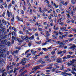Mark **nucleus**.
Returning a JSON list of instances; mask_svg holds the SVG:
<instances>
[{"label": "nucleus", "mask_w": 76, "mask_h": 76, "mask_svg": "<svg viewBox=\"0 0 76 76\" xmlns=\"http://www.w3.org/2000/svg\"><path fill=\"white\" fill-rule=\"evenodd\" d=\"M6 51V50L5 49H2L1 48V46H0V58L2 56V53H4ZM3 63V60L2 59H0V64Z\"/></svg>", "instance_id": "f257e3e1"}, {"label": "nucleus", "mask_w": 76, "mask_h": 76, "mask_svg": "<svg viewBox=\"0 0 76 76\" xmlns=\"http://www.w3.org/2000/svg\"><path fill=\"white\" fill-rule=\"evenodd\" d=\"M40 69V68L39 67V66H36V67H34L32 69V70H34L33 71H31L29 73V75H31L32 74V73H34L35 72V71L36 70H37V69Z\"/></svg>", "instance_id": "f03ea898"}, {"label": "nucleus", "mask_w": 76, "mask_h": 76, "mask_svg": "<svg viewBox=\"0 0 76 76\" xmlns=\"http://www.w3.org/2000/svg\"><path fill=\"white\" fill-rule=\"evenodd\" d=\"M1 70L2 73H3V74L2 75V76H6V75H7V72H6L5 75H4V73L5 72V71H6L5 69L4 68H2Z\"/></svg>", "instance_id": "7ed1b4c3"}, {"label": "nucleus", "mask_w": 76, "mask_h": 76, "mask_svg": "<svg viewBox=\"0 0 76 76\" xmlns=\"http://www.w3.org/2000/svg\"><path fill=\"white\" fill-rule=\"evenodd\" d=\"M76 48V46L75 44L72 45V46L69 48V49H72V50L74 51L75 50V48Z\"/></svg>", "instance_id": "20e7f679"}, {"label": "nucleus", "mask_w": 76, "mask_h": 76, "mask_svg": "<svg viewBox=\"0 0 76 76\" xmlns=\"http://www.w3.org/2000/svg\"><path fill=\"white\" fill-rule=\"evenodd\" d=\"M50 41H53V42H55L54 40H52V39H49L48 38H46V42H50Z\"/></svg>", "instance_id": "39448f33"}, {"label": "nucleus", "mask_w": 76, "mask_h": 76, "mask_svg": "<svg viewBox=\"0 0 76 76\" xmlns=\"http://www.w3.org/2000/svg\"><path fill=\"white\" fill-rule=\"evenodd\" d=\"M39 62V63H40L42 64V63H45V61L42 60V58H41L39 59V61L37 62V64Z\"/></svg>", "instance_id": "423d86ee"}, {"label": "nucleus", "mask_w": 76, "mask_h": 76, "mask_svg": "<svg viewBox=\"0 0 76 76\" xmlns=\"http://www.w3.org/2000/svg\"><path fill=\"white\" fill-rule=\"evenodd\" d=\"M61 58H60L57 59L56 62H57V63H62L63 61L61 60Z\"/></svg>", "instance_id": "0eeeda50"}, {"label": "nucleus", "mask_w": 76, "mask_h": 76, "mask_svg": "<svg viewBox=\"0 0 76 76\" xmlns=\"http://www.w3.org/2000/svg\"><path fill=\"white\" fill-rule=\"evenodd\" d=\"M26 63V61H25V60H22V61L20 62V64H21L23 66Z\"/></svg>", "instance_id": "6e6552de"}, {"label": "nucleus", "mask_w": 76, "mask_h": 76, "mask_svg": "<svg viewBox=\"0 0 76 76\" xmlns=\"http://www.w3.org/2000/svg\"><path fill=\"white\" fill-rule=\"evenodd\" d=\"M67 72V70H65L63 72L64 74L65 75V74L66 75H68V76H71L72 75V74L70 73H66Z\"/></svg>", "instance_id": "1a4fd4ad"}, {"label": "nucleus", "mask_w": 76, "mask_h": 76, "mask_svg": "<svg viewBox=\"0 0 76 76\" xmlns=\"http://www.w3.org/2000/svg\"><path fill=\"white\" fill-rule=\"evenodd\" d=\"M20 69V67H18L17 68H15L14 69V70L13 71V73H15L16 70H19Z\"/></svg>", "instance_id": "9d476101"}, {"label": "nucleus", "mask_w": 76, "mask_h": 76, "mask_svg": "<svg viewBox=\"0 0 76 76\" xmlns=\"http://www.w3.org/2000/svg\"><path fill=\"white\" fill-rule=\"evenodd\" d=\"M17 40L19 42H23L25 40H24V39H22V40H20L19 38H17Z\"/></svg>", "instance_id": "9b49d317"}, {"label": "nucleus", "mask_w": 76, "mask_h": 76, "mask_svg": "<svg viewBox=\"0 0 76 76\" xmlns=\"http://www.w3.org/2000/svg\"><path fill=\"white\" fill-rule=\"evenodd\" d=\"M7 12L8 17H10V16L12 15V13L10 12H9V10H7Z\"/></svg>", "instance_id": "f8f14e48"}, {"label": "nucleus", "mask_w": 76, "mask_h": 76, "mask_svg": "<svg viewBox=\"0 0 76 76\" xmlns=\"http://www.w3.org/2000/svg\"><path fill=\"white\" fill-rule=\"evenodd\" d=\"M27 72H28V71H27V70H26L24 71L21 73V76H22V75H25V73H27Z\"/></svg>", "instance_id": "ddd939ff"}, {"label": "nucleus", "mask_w": 76, "mask_h": 76, "mask_svg": "<svg viewBox=\"0 0 76 76\" xmlns=\"http://www.w3.org/2000/svg\"><path fill=\"white\" fill-rule=\"evenodd\" d=\"M31 53H32V54H34V55H35V54H37V53H36V51H34V49H32L31 50Z\"/></svg>", "instance_id": "4468645a"}, {"label": "nucleus", "mask_w": 76, "mask_h": 76, "mask_svg": "<svg viewBox=\"0 0 76 76\" xmlns=\"http://www.w3.org/2000/svg\"><path fill=\"white\" fill-rule=\"evenodd\" d=\"M7 42V40L5 39V40H2L1 41V43L4 44H6Z\"/></svg>", "instance_id": "2eb2a0df"}, {"label": "nucleus", "mask_w": 76, "mask_h": 76, "mask_svg": "<svg viewBox=\"0 0 76 76\" xmlns=\"http://www.w3.org/2000/svg\"><path fill=\"white\" fill-rule=\"evenodd\" d=\"M62 20L63 19H62V18H59L58 20L57 23H61V20Z\"/></svg>", "instance_id": "dca6fc26"}, {"label": "nucleus", "mask_w": 76, "mask_h": 76, "mask_svg": "<svg viewBox=\"0 0 76 76\" xmlns=\"http://www.w3.org/2000/svg\"><path fill=\"white\" fill-rule=\"evenodd\" d=\"M11 34L12 36H15V37H16V35H17L16 33L14 32V31L12 32L11 33Z\"/></svg>", "instance_id": "f3484780"}, {"label": "nucleus", "mask_w": 76, "mask_h": 76, "mask_svg": "<svg viewBox=\"0 0 76 76\" xmlns=\"http://www.w3.org/2000/svg\"><path fill=\"white\" fill-rule=\"evenodd\" d=\"M53 6H54V7H55V8H56V9L58 7V5H56V4L55 3H54L53 4Z\"/></svg>", "instance_id": "a211bd4d"}, {"label": "nucleus", "mask_w": 76, "mask_h": 76, "mask_svg": "<svg viewBox=\"0 0 76 76\" xmlns=\"http://www.w3.org/2000/svg\"><path fill=\"white\" fill-rule=\"evenodd\" d=\"M34 35H33L31 37H29V39H30L31 40H32V39H34Z\"/></svg>", "instance_id": "6ab92c4d"}, {"label": "nucleus", "mask_w": 76, "mask_h": 76, "mask_svg": "<svg viewBox=\"0 0 76 76\" xmlns=\"http://www.w3.org/2000/svg\"><path fill=\"white\" fill-rule=\"evenodd\" d=\"M76 61V59H72V61H70V62L72 64H74L75 63V62Z\"/></svg>", "instance_id": "aec40b11"}, {"label": "nucleus", "mask_w": 76, "mask_h": 76, "mask_svg": "<svg viewBox=\"0 0 76 76\" xmlns=\"http://www.w3.org/2000/svg\"><path fill=\"white\" fill-rule=\"evenodd\" d=\"M66 28L65 27H64V28L61 27L60 28V29H61V31H64V30H66Z\"/></svg>", "instance_id": "412c9836"}, {"label": "nucleus", "mask_w": 76, "mask_h": 76, "mask_svg": "<svg viewBox=\"0 0 76 76\" xmlns=\"http://www.w3.org/2000/svg\"><path fill=\"white\" fill-rule=\"evenodd\" d=\"M15 54H18V51L17 50H16L15 51H14L12 53V54L13 55H15Z\"/></svg>", "instance_id": "4be33fe9"}, {"label": "nucleus", "mask_w": 76, "mask_h": 76, "mask_svg": "<svg viewBox=\"0 0 76 76\" xmlns=\"http://www.w3.org/2000/svg\"><path fill=\"white\" fill-rule=\"evenodd\" d=\"M15 19V15H12V18L11 19V22H14V20Z\"/></svg>", "instance_id": "5701e85b"}, {"label": "nucleus", "mask_w": 76, "mask_h": 76, "mask_svg": "<svg viewBox=\"0 0 76 76\" xmlns=\"http://www.w3.org/2000/svg\"><path fill=\"white\" fill-rule=\"evenodd\" d=\"M63 61H65V60L67 59V57L66 56H64L63 58Z\"/></svg>", "instance_id": "b1692460"}, {"label": "nucleus", "mask_w": 76, "mask_h": 76, "mask_svg": "<svg viewBox=\"0 0 76 76\" xmlns=\"http://www.w3.org/2000/svg\"><path fill=\"white\" fill-rule=\"evenodd\" d=\"M53 15L51 14H50V16L48 17V19H49V20H51V18L53 17Z\"/></svg>", "instance_id": "393cba45"}, {"label": "nucleus", "mask_w": 76, "mask_h": 76, "mask_svg": "<svg viewBox=\"0 0 76 76\" xmlns=\"http://www.w3.org/2000/svg\"><path fill=\"white\" fill-rule=\"evenodd\" d=\"M12 30H14V31L15 32H17V29L16 28H15L14 27H13L12 28Z\"/></svg>", "instance_id": "a878e982"}, {"label": "nucleus", "mask_w": 76, "mask_h": 76, "mask_svg": "<svg viewBox=\"0 0 76 76\" xmlns=\"http://www.w3.org/2000/svg\"><path fill=\"white\" fill-rule=\"evenodd\" d=\"M66 15L68 18H69L70 19H72V18L70 17V15H69V14H66Z\"/></svg>", "instance_id": "bb28decb"}, {"label": "nucleus", "mask_w": 76, "mask_h": 76, "mask_svg": "<svg viewBox=\"0 0 76 76\" xmlns=\"http://www.w3.org/2000/svg\"><path fill=\"white\" fill-rule=\"evenodd\" d=\"M44 37H45V38H48V37H50V34H46L44 35Z\"/></svg>", "instance_id": "cd10ccee"}, {"label": "nucleus", "mask_w": 76, "mask_h": 76, "mask_svg": "<svg viewBox=\"0 0 76 76\" xmlns=\"http://www.w3.org/2000/svg\"><path fill=\"white\" fill-rule=\"evenodd\" d=\"M64 3H65V2L64 1H61L60 2V4H63V5H64Z\"/></svg>", "instance_id": "c85d7f7f"}, {"label": "nucleus", "mask_w": 76, "mask_h": 76, "mask_svg": "<svg viewBox=\"0 0 76 76\" xmlns=\"http://www.w3.org/2000/svg\"><path fill=\"white\" fill-rule=\"evenodd\" d=\"M17 19L18 20V21H21V22H23V20H22V19L19 18V17H18Z\"/></svg>", "instance_id": "c756f323"}, {"label": "nucleus", "mask_w": 76, "mask_h": 76, "mask_svg": "<svg viewBox=\"0 0 76 76\" xmlns=\"http://www.w3.org/2000/svg\"><path fill=\"white\" fill-rule=\"evenodd\" d=\"M46 61H48V62L49 63H50V62H51V61L50 60V58H48L47 59H46Z\"/></svg>", "instance_id": "7c9ffc66"}, {"label": "nucleus", "mask_w": 76, "mask_h": 76, "mask_svg": "<svg viewBox=\"0 0 76 76\" xmlns=\"http://www.w3.org/2000/svg\"><path fill=\"white\" fill-rule=\"evenodd\" d=\"M12 39H14L15 41H16L17 39V38H16V37H15L14 36H12Z\"/></svg>", "instance_id": "2f4dec72"}, {"label": "nucleus", "mask_w": 76, "mask_h": 76, "mask_svg": "<svg viewBox=\"0 0 76 76\" xmlns=\"http://www.w3.org/2000/svg\"><path fill=\"white\" fill-rule=\"evenodd\" d=\"M13 73V71L12 70H10L9 71L8 73V74H10V73Z\"/></svg>", "instance_id": "473e14b6"}, {"label": "nucleus", "mask_w": 76, "mask_h": 76, "mask_svg": "<svg viewBox=\"0 0 76 76\" xmlns=\"http://www.w3.org/2000/svg\"><path fill=\"white\" fill-rule=\"evenodd\" d=\"M47 42H46L45 43H43L42 44V46H44V45H45L47 44Z\"/></svg>", "instance_id": "72a5a7b5"}, {"label": "nucleus", "mask_w": 76, "mask_h": 76, "mask_svg": "<svg viewBox=\"0 0 76 76\" xmlns=\"http://www.w3.org/2000/svg\"><path fill=\"white\" fill-rule=\"evenodd\" d=\"M73 37V34H69L68 35V37L69 38H72Z\"/></svg>", "instance_id": "f704fd0d"}, {"label": "nucleus", "mask_w": 76, "mask_h": 76, "mask_svg": "<svg viewBox=\"0 0 76 76\" xmlns=\"http://www.w3.org/2000/svg\"><path fill=\"white\" fill-rule=\"evenodd\" d=\"M42 50L44 51H46L47 50H48V49L46 48H44L42 49Z\"/></svg>", "instance_id": "c9c22d12"}, {"label": "nucleus", "mask_w": 76, "mask_h": 76, "mask_svg": "<svg viewBox=\"0 0 76 76\" xmlns=\"http://www.w3.org/2000/svg\"><path fill=\"white\" fill-rule=\"evenodd\" d=\"M7 45H8V46H10V42H8L7 43Z\"/></svg>", "instance_id": "e433bc0d"}, {"label": "nucleus", "mask_w": 76, "mask_h": 76, "mask_svg": "<svg viewBox=\"0 0 76 76\" xmlns=\"http://www.w3.org/2000/svg\"><path fill=\"white\" fill-rule=\"evenodd\" d=\"M55 53H56V51H53L51 52V54L52 55H54V54H55Z\"/></svg>", "instance_id": "4c0bfd02"}, {"label": "nucleus", "mask_w": 76, "mask_h": 76, "mask_svg": "<svg viewBox=\"0 0 76 76\" xmlns=\"http://www.w3.org/2000/svg\"><path fill=\"white\" fill-rule=\"evenodd\" d=\"M11 7H12V4H10L8 6V9H10V8H11Z\"/></svg>", "instance_id": "58836bf2"}, {"label": "nucleus", "mask_w": 76, "mask_h": 76, "mask_svg": "<svg viewBox=\"0 0 76 76\" xmlns=\"http://www.w3.org/2000/svg\"><path fill=\"white\" fill-rule=\"evenodd\" d=\"M41 43H42L41 41L36 42V44H38V45L41 44Z\"/></svg>", "instance_id": "ea45409f"}, {"label": "nucleus", "mask_w": 76, "mask_h": 76, "mask_svg": "<svg viewBox=\"0 0 76 76\" xmlns=\"http://www.w3.org/2000/svg\"><path fill=\"white\" fill-rule=\"evenodd\" d=\"M64 66L63 65H62V67L61 68V70H64Z\"/></svg>", "instance_id": "a19ab883"}, {"label": "nucleus", "mask_w": 76, "mask_h": 76, "mask_svg": "<svg viewBox=\"0 0 76 76\" xmlns=\"http://www.w3.org/2000/svg\"><path fill=\"white\" fill-rule=\"evenodd\" d=\"M63 42H60V45H66V44H64L63 43Z\"/></svg>", "instance_id": "79ce46f5"}, {"label": "nucleus", "mask_w": 76, "mask_h": 76, "mask_svg": "<svg viewBox=\"0 0 76 76\" xmlns=\"http://www.w3.org/2000/svg\"><path fill=\"white\" fill-rule=\"evenodd\" d=\"M26 10V7H25V6H23V10L24 11H25Z\"/></svg>", "instance_id": "37998d69"}, {"label": "nucleus", "mask_w": 76, "mask_h": 76, "mask_svg": "<svg viewBox=\"0 0 76 76\" xmlns=\"http://www.w3.org/2000/svg\"><path fill=\"white\" fill-rule=\"evenodd\" d=\"M52 68H53V67L52 66H49L47 67L46 69H52Z\"/></svg>", "instance_id": "c03bdc74"}, {"label": "nucleus", "mask_w": 76, "mask_h": 76, "mask_svg": "<svg viewBox=\"0 0 76 76\" xmlns=\"http://www.w3.org/2000/svg\"><path fill=\"white\" fill-rule=\"evenodd\" d=\"M56 69H57V68H55L52 69V71L55 72V71L56 70Z\"/></svg>", "instance_id": "a18cd8bd"}, {"label": "nucleus", "mask_w": 76, "mask_h": 76, "mask_svg": "<svg viewBox=\"0 0 76 76\" xmlns=\"http://www.w3.org/2000/svg\"><path fill=\"white\" fill-rule=\"evenodd\" d=\"M71 64H72V62H70V63H68L67 64L68 66H70V65H71Z\"/></svg>", "instance_id": "49530a36"}, {"label": "nucleus", "mask_w": 76, "mask_h": 76, "mask_svg": "<svg viewBox=\"0 0 76 76\" xmlns=\"http://www.w3.org/2000/svg\"><path fill=\"white\" fill-rule=\"evenodd\" d=\"M31 55V53L28 54L27 56H26L27 57H29V56H30Z\"/></svg>", "instance_id": "de8ad7c7"}, {"label": "nucleus", "mask_w": 76, "mask_h": 76, "mask_svg": "<svg viewBox=\"0 0 76 76\" xmlns=\"http://www.w3.org/2000/svg\"><path fill=\"white\" fill-rule=\"evenodd\" d=\"M60 11L59 10V9H56V13H59V12H60Z\"/></svg>", "instance_id": "09e8293b"}, {"label": "nucleus", "mask_w": 76, "mask_h": 76, "mask_svg": "<svg viewBox=\"0 0 76 76\" xmlns=\"http://www.w3.org/2000/svg\"><path fill=\"white\" fill-rule=\"evenodd\" d=\"M62 19V20H64L65 19V18H64V15H62L61 16V18Z\"/></svg>", "instance_id": "8fccbe9b"}, {"label": "nucleus", "mask_w": 76, "mask_h": 76, "mask_svg": "<svg viewBox=\"0 0 76 76\" xmlns=\"http://www.w3.org/2000/svg\"><path fill=\"white\" fill-rule=\"evenodd\" d=\"M70 20H69V19H67V21H66V22L67 23H70Z\"/></svg>", "instance_id": "3c124183"}, {"label": "nucleus", "mask_w": 76, "mask_h": 76, "mask_svg": "<svg viewBox=\"0 0 76 76\" xmlns=\"http://www.w3.org/2000/svg\"><path fill=\"white\" fill-rule=\"evenodd\" d=\"M62 53H63V51H61L59 52H58L57 53V54H61Z\"/></svg>", "instance_id": "603ef678"}, {"label": "nucleus", "mask_w": 76, "mask_h": 76, "mask_svg": "<svg viewBox=\"0 0 76 76\" xmlns=\"http://www.w3.org/2000/svg\"><path fill=\"white\" fill-rule=\"evenodd\" d=\"M24 38H25V39L26 40L28 39V37L26 35V36H24Z\"/></svg>", "instance_id": "864d4df0"}, {"label": "nucleus", "mask_w": 76, "mask_h": 76, "mask_svg": "<svg viewBox=\"0 0 76 76\" xmlns=\"http://www.w3.org/2000/svg\"><path fill=\"white\" fill-rule=\"evenodd\" d=\"M51 12H52V9H50V10L48 11V13H51Z\"/></svg>", "instance_id": "5fc2aeb1"}, {"label": "nucleus", "mask_w": 76, "mask_h": 76, "mask_svg": "<svg viewBox=\"0 0 76 76\" xmlns=\"http://www.w3.org/2000/svg\"><path fill=\"white\" fill-rule=\"evenodd\" d=\"M20 12L22 14H24V11H23V10H20Z\"/></svg>", "instance_id": "6e6d98bb"}, {"label": "nucleus", "mask_w": 76, "mask_h": 76, "mask_svg": "<svg viewBox=\"0 0 76 76\" xmlns=\"http://www.w3.org/2000/svg\"><path fill=\"white\" fill-rule=\"evenodd\" d=\"M7 35H5L3 37V38H4V39H6V38H7Z\"/></svg>", "instance_id": "4d7b16f0"}, {"label": "nucleus", "mask_w": 76, "mask_h": 76, "mask_svg": "<svg viewBox=\"0 0 76 76\" xmlns=\"http://www.w3.org/2000/svg\"><path fill=\"white\" fill-rule=\"evenodd\" d=\"M71 23H75V20H73V19H72L71 20Z\"/></svg>", "instance_id": "13d9d810"}, {"label": "nucleus", "mask_w": 76, "mask_h": 76, "mask_svg": "<svg viewBox=\"0 0 76 76\" xmlns=\"http://www.w3.org/2000/svg\"><path fill=\"white\" fill-rule=\"evenodd\" d=\"M15 48L16 49H18V50H20V47H17Z\"/></svg>", "instance_id": "bf43d9fd"}, {"label": "nucleus", "mask_w": 76, "mask_h": 76, "mask_svg": "<svg viewBox=\"0 0 76 76\" xmlns=\"http://www.w3.org/2000/svg\"><path fill=\"white\" fill-rule=\"evenodd\" d=\"M72 67H76V65L75 64H72Z\"/></svg>", "instance_id": "052dcab7"}, {"label": "nucleus", "mask_w": 76, "mask_h": 76, "mask_svg": "<svg viewBox=\"0 0 76 76\" xmlns=\"http://www.w3.org/2000/svg\"><path fill=\"white\" fill-rule=\"evenodd\" d=\"M73 38L69 39H68V41H73Z\"/></svg>", "instance_id": "680f3d73"}, {"label": "nucleus", "mask_w": 76, "mask_h": 76, "mask_svg": "<svg viewBox=\"0 0 76 76\" xmlns=\"http://www.w3.org/2000/svg\"><path fill=\"white\" fill-rule=\"evenodd\" d=\"M19 34H23V33L22 32V31H20L18 32Z\"/></svg>", "instance_id": "e2e57ef3"}, {"label": "nucleus", "mask_w": 76, "mask_h": 76, "mask_svg": "<svg viewBox=\"0 0 76 76\" xmlns=\"http://www.w3.org/2000/svg\"><path fill=\"white\" fill-rule=\"evenodd\" d=\"M30 66V64H29L27 65L26 66V68H28V67H29Z\"/></svg>", "instance_id": "0e129e2a"}, {"label": "nucleus", "mask_w": 76, "mask_h": 76, "mask_svg": "<svg viewBox=\"0 0 76 76\" xmlns=\"http://www.w3.org/2000/svg\"><path fill=\"white\" fill-rule=\"evenodd\" d=\"M2 5H3V6H5V5H6V2H2Z\"/></svg>", "instance_id": "69168bd1"}, {"label": "nucleus", "mask_w": 76, "mask_h": 76, "mask_svg": "<svg viewBox=\"0 0 76 76\" xmlns=\"http://www.w3.org/2000/svg\"><path fill=\"white\" fill-rule=\"evenodd\" d=\"M33 58L34 59V60H35L36 59H37V56H35Z\"/></svg>", "instance_id": "338daca9"}, {"label": "nucleus", "mask_w": 76, "mask_h": 76, "mask_svg": "<svg viewBox=\"0 0 76 76\" xmlns=\"http://www.w3.org/2000/svg\"><path fill=\"white\" fill-rule=\"evenodd\" d=\"M72 74H75V76H76V73H75V72H72Z\"/></svg>", "instance_id": "774afa93"}]
</instances>
